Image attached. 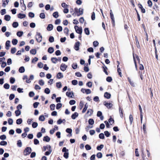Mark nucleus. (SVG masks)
I'll use <instances>...</instances> for the list:
<instances>
[{
  "instance_id": "obj_1",
  "label": "nucleus",
  "mask_w": 160,
  "mask_h": 160,
  "mask_svg": "<svg viewBox=\"0 0 160 160\" xmlns=\"http://www.w3.org/2000/svg\"><path fill=\"white\" fill-rule=\"evenodd\" d=\"M36 39L37 41L39 42H41L42 39V37L40 33L37 32L36 35Z\"/></svg>"
},
{
  "instance_id": "obj_2",
  "label": "nucleus",
  "mask_w": 160,
  "mask_h": 160,
  "mask_svg": "<svg viewBox=\"0 0 160 160\" xmlns=\"http://www.w3.org/2000/svg\"><path fill=\"white\" fill-rule=\"evenodd\" d=\"M75 11L77 13L78 16L81 15L83 13V9L80 8L79 9L77 8H75L74 9Z\"/></svg>"
},
{
  "instance_id": "obj_3",
  "label": "nucleus",
  "mask_w": 160,
  "mask_h": 160,
  "mask_svg": "<svg viewBox=\"0 0 160 160\" xmlns=\"http://www.w3.org/2000/svg\"><path fill=\"white\" fill-rule=\"evenodd\" d=\"M74 28L76 32L80 34H81L82 32V29L81 27H79L77 26H75Z\"/></svg>"
},
{
  "instance_id": "obj_4",
  "label": "nucleus",
  "mask_w": 160,
  "mask_h": 160,
  "mask_svg": "<svg viewBox=\"0 0 160 160\" xmlns=\"http://www.w3.org/2000/svg\"><path fill=\"white\" fill-rule=\"evenodd\" d=\"M31 152V149L30 147L27 148L24 150V154L25 156L29 154Z\"/></svg>"
},
{
  "instance_id": "obj_5",
  "label": "nucleus",
  "mask_w": 160,
  "mask_h": 160,
  "mask_svg": "<svg viewBox=\"0 0 160 160\" xmlns=\"http://www.w3.org/2000/svg\"><path fill=\"white\" fill-rule=\"evenodd\" d=\"M67 68V66L64 63H62L61 64L60 69L61 70L64 72L65 71Z\"/></svg>"
},
{
  "instance_id": "obj_6",
  "label": "nucleus",
  "mask_w": 160,
  "mask_h": 160,
  "mask_svg": "<svg viewBox=\"0 0 160 160\" xmlns=\"http://www.w3.org/2000/svg\"><path fill=\"white\" fill-rule=\"evenodd\" d=\"M104 105L108 108H110L113 106V104L111 103H108L105 102L103 103Z\"/></svg>"
},
{
  "instance_id": "obj_7",
  "label": "nucleus",
  "mask_w": 160,
  "mask_h": 160,
  "mask_svg": "<svg viewBox=\"0 0 160 160\" xmlns=\"http://www.w3.org/2000/svg\"><path fill=\"white\" fill-rule=\"evenodd\" d=\"M80 43L79 42H76L74 45V48L76 51H78L79 49Z\"/></svg>"
},
{
  "instance_id": "obj_8",
  "label": "nucleus",
  "mask_w": 160,
  "mask_h": 160,
  "mask_svg": "<svg viewBox=\"0 0 160 160\" xmlns=\"http://www.w3.org/2000/svg\"><path fill=\"white\" fill-rule=\"evenodd\" d=\"M10 41L9 40H8L6 41L5 43L6 48L7 50H8L11 46L10 45Z\"/></svg>"
},
{
  "instance_id": "obj_9",
  "label": "nucleus",
  "mask_w": 160,
  "mask_h": 160,
  "mask_svg": "<svg viewBox=\"0 0 160 160\" xmlns=\"http://www.w3.org/2000/svg\"><path fill=\"white\" fill-rule=\"evenodd\" d=\"M66 95L70 98H73V94L72 92H67L66 93Z\"/></svg>"
},
{
  "instance_id": "obj_10",
  "label": "nucleus",
  "mask_w": 160,
  "mask_h": 160,
  "mask_svg": "<svg viewBox=\"0 0 160 160\" xmlns=\"http://www.w3.org/2000/svg\"><path fill=\"white\" fill-rule=\"evenodd\" d=\"M63 77V74L61 72H58L57 75V78L58 79H60L62 78Z\"/></svg>"
},
{
  "instance_id": "obj_11",
  "label": "nucleus",
  "mask_w": 160,
  "mask_h": 160,
  "mask_svg": "<svg viewBox=\"0 0 160 160\" xmlns=\"http://www.w3.org/2000/svg\"><path fill=\"white\" fill-rule=\"evenodd\" d=\"M78 114L77 112H75L71 116L72 118L73 119H75L78 116Z\"/></svg>"
},
{
  "instance_id": "obj_12",
  "label": "nucleus",
  "mask_w": 160,
  "mask_h": 160,
  "mask_svg": "<svg viewBox=\"0 0 160 160\" xmlns=\"http://www.w3.org/2000/svg\"><path fill=\"white\" fill-rule=\"evenodd\" d=\"M111 94L108 92H106L104 93V97L105 98H107L109 99L111 97Z\"/></svg>"
},
{
  "instance_id": "obj_13",
  "label": "nucleus",
  "mask_w": 160,
  "mask_h": 160,
  "mask_svg": "<svg viewBox=\"0 0 160 160\" xmlns=\"http://www.w3.org/2000/svg\"><path fill=\"white\" fill-rule=\"evenodd\" d=\"M18 17L19 18L22 19L25 18L26 15L25 14L19 13L18 15Z\"/></svg>"
},
{
  "instance_id": "obj_14",
  "label": "nucleus",
  "mask_w": 160,
  "mask_h": 160,
  "mask_svg": "<svg viewBox=\"0 0 160 160\" xmlns=\"http://www.w3.org/2000/svg\"><path fill=\"white\" fill-rule=\"evenodd\" d=\"M48 52L50 54L52 53L54 51V48L52 47L49 48L48 50Z\"/></svg>"
},
{
  "instance_id": "obj_15",
  "label": "nucleus",
  "mask_w": 160,
  "mask_h": 160,
  "mask_svg": "<svg viewBox=\"0 0 160 160\" xmlns=\"http://www.w3.org/2000/svg\"><path fill=\"white\" fill-rule=\"evenodd\" d=\"M53 28V26L51 24H49L48 25L47 28V29L48 31H50L52 30Z\"/></svg>"
},
{
  "instance_id": "obj_16",
  "label": "nucleus",
  "mask_w": 160,
  "mask_h": 160,
  "mask_svg": "<svg viewBox=\"0 0 160 160\" xmlns=\"http://www.w3.org/2000/svg\"><path fill=\"white\" fill-rule=\"evenodd\" d=\"M50 140V138L48 136H46L44 137L43 140L47 142H49Z\"/></svg>"
},
{
  "instance_id": "obj_17",
  "label": "nucleus",
  "mask_w": 160,
  "mask_h": 160,
  "mask_svg": "<svg viewBox=\"0 0 160 160\" xmlns=\"http://www.w3.org/2000/svg\"><path fill=\"white\" fill-rule=\"evenodd\" d=\"M3 2L2 6L5 7L6 5L8 4L9 2V0H2Z\"/></svg>"
},
{
  "instance_id": "obj_18",
  "label": "nucleus",
  "mask_w": 160,
  "mask_h": 160,
  "mask_svg": "<svg viewBox=\"0 0 160 160\" xmlns=\"http://www.w3.org/2000/svg\"><path fill=\"white\" fill-rule=\"evenodd\" d=\"M23 79H26V83H29L31 81H30V79L28 78V77L26 75L23 76Z\"/></svg>"
},
{
  "instance_id": "obj_19",
  "label": "nucleus",
  "mask_w": 160,
  "mask_h": 160,
  "mask_svg": "<svg viewBox=\"0 0 160 160\" xmlns=\"http://www.w3.org/2000/svg\"><path fill=\"white\" fill-rule=\"evenodd\" d=\"M52 16L55 18H57L59 17L58 12H54L52 14Z\"/></svg>"
},
{
  "instance_id": "obj_20",
  "label": "nucleus",
  "mask_w": 160,
  "mask_h": 160,
  "mask_svg": "<svg viewBox=\"0 0 160 160\" xmlns=\"http://www.w3.org/2000/svg\"><path fill=\"white\" fill-rule=\"evenodd\" d=\"M11 19V17L9 15H5L4 16V19L7 21H9Z\"/></svg>"
},
{
  "instance_id": "obj_21",
  "label": "nucleus",
  "mask_w": 160,
  "mask_h": 160,
  "mask_svg": "<svg viewBox=\"0 0 160 160\" xmlns=\"http://www.w3.org/2000/svg\"><path fill=\"white\" fill-rule=\"evenodd\" d=\"M25 71L24 68L23 66L20 67L19 69V71L20 73H23L25 72Z\"/></svg>"
},
{
  "instance_id": "obj_22",
  "label": "nucleus",
  "mask_w": 160,
  "mask_h": 160,
  "mask_svg": "<svg viewBox=\"0 0 160 160\" xmlns=\"http://www.w3.org/2000/svg\"><path fill=\"white\" fill-rule=\"evenodd\" d=\"M51 60L52 62L54 64L56 63L57 62V58H52Z\"/></svg>"
},
{
  "instance_id": "obj_23",
  "label": "nucleus",
  "mask_w": 160,
  "mask_h": 160,
  "mask_svg": "<svg viewBox=\"0 0 160 160\" xmlns=\"http://www.w3.org/2000/svg\"><path fill=\"white\" fill-rule=\"evenodd\" d=\"M128 79L131 85L133 87H135V85L134 82L132 81L129 77L128 78Z\"/></svg>"
},
{
  "instance_id": "obj_24",
  "label": "nucleus",
  "mask_w": 160,
  "mask_h": 160,
  "mask_svg": "<svg viewBox=\"0 0 160 160\" xmlns=\"http://www.w3.org/2000/svg\"><path fill=\"white\" fill-rule=\"evenodd\" d=\"M84 32L85 34L87 35H89L90 34L89 30L88 28H86L84 29Z\"/></svg>"
},
{
  "instance_id": "obj_25",
  "label": "nucleus",
  "mask_w": 160,
  "mask_h": 160,
  "mask_svg": "<svg viewBox=\"0 0 160 160\" xmlns=\"http://www.w3.org/2000/svg\"><path fill=\"white\" fill-rule=\"evenodd\" d=\"M15 113L16 116H18L21 114V111L20 110H17L15 111Z\"/></svg>"
},
{
  "instance_id": "obj_26",
  "label": "nucleus",
  "mask_w": 160,
  "mask_h": 160,
  "mask_svg": "<svg viewBox=\"0 0 160 160\" xmlns=\"http://www.w3.org/2000/svg\"><path fill=\"white\" fill-rule=\"evenodd\" d=\"M22 119L19 118V119H18L16 120V123L17 124H18V125L20 124H21L22 123Z\"/></svg>"
},
{
  "instance_id": "obj_27",
  "label": "nucleus",
  "mask_w": 160,
  "mask_h": 160,
  "mask_svg": "<svg viewBox=\"0 0 160 160\" xmlns=\"http://www.w3.org/2000/svg\"><path fill=\"white\" fill-rule=\"evenodd\" d=\"M135 38L137 47L139 48H140V46L139 45V42L138 41V38L136 36Z\"/></svg>"
},
{
  "instance_id": "obj_28",
  "label": "nucleus",
  "mask_w": 160,
  "mask_h": 160,
  "mask_svg": "<svg viewBox=\"0 0 160 160\" xmlns=\"http://www.w3.org/2000/svg\"><path fill=\"white\" fill-rule=\"evenodd\" d=\"M12 43L13 45H16L18 42V40L16 39H13L12 40Z\"/></svg>"
},
{
  "instance_id": "obj_29",
  "label": "nucleus",
  "mask_w": 160,
  "mask_h": 160,
  "mask_svg": "<svg viewBox=\"0 0 160 160\" xmlns=\"http://www.w3.org/2000/svg\"><path fill=\"white\" fill-rule=\"evenodd\" d=\"M88 108V105L87 104V103H86L82 111V112L83 113H84L86 111L87 109Z\"/></svg>"
},
{
  "instance_id": "obj_30",
  "label": "nucleus",
  "mask_w": 160,
  "mask_h": 160,
  "mask_svg": "<svg viewBox=\"0 0 160 160\" xmlns=\"http://www.w3.org/2000/svg\"><path fill=\"white\" fill-rule=\"evenodd\" d=\"M23 34V32L22 31H18L17 32V35L19 37L22 36Z\"/></svg>"
},
{
  "instance_id": "obj_31",
  "label": "nucleus",
  "mask_w": 160,
  "mask_h": 160,
  "mask_svg": "<svg viewBox=\"0 0 160 160\" xmlns=\"http://www.w3.org/2000/svg\"><path fill=\"white\" fill-rule=\"evenodd\" d=\"M45 119L44 116L43 115H41L39 118V120L40 121H43Z\"/></svg>"
},
{
  "instance_id": "obj_32",
  "label": "nucleus",
  "mask_w": 160,
  "mask_h": 160,
  "mask_svg": "<svg viewBox=\"0 0 160 160\" xmlns=\"http://www.w3.org/2000/svg\"><path fill=\"white\" fill-rule=\"evenodd\" d=\"M12 27L14 28H17L18 26V23L17 22H14L12 24Z\"/></svg>"
},
{
  "instance_id": "obj_33",
  "label": "nucleus",
  "mask_w": 160,
  "mask_h": 160,
  "mask_svg": "<svg viewBox=\"0 0 160 160\" xmlns=\"http://www.w3.org/2000/svg\"><path fill=\"white\" fill-rule=\"evenodd\" d=\"M38 83L41 86H43L44 84V82L42 79L39 80Z\"/></svg>"
},
{
  "instance_id": "obj_34",
  "label": "nucleus",
  "mask_w": 160,
  "mask_h": 160,
  "mask_svg": "<svg viewBox=\"0 0 160 160\" xmlns=\"http://www.w3.org/2000/svg\"><path fill=\"white\" fill-rule=\"evenodd\" d=\"M104 147V145L102 144H101L99 146H98L97 148V149L98 151H101L102 149Z\"/></svg>"
},
{
  "instance_id": "obj_35",
  "label": "nucleus",
  "mask_w": 160,
  "mask_h": 160,
  "mask_svg": "<svg viewBox=\"0 0 160 160\" xmlns=\"http://www.w3.org/2000/svg\"><path fill=\"white\" fill-rule=\"evenodd\" d=\"M88 123L90 125H93L94 123V121L92 119H90L88 120Z\"/></svg>"
},
{
  "instance_id": "obj_36",
  "label": "nucleus",
  "mask_w": 160,
  "mask_h": 160,
  "mask_svg": "<svg viewBox=\"0 0 160 160\" xmlns=\"http://www.w3.org/2000/svg\"><path fill=\"white\" fill-rule=\"evenodd\" d=\"M30 52L32 54L35 55L37 51L35 49H32L30 50Z\"/></svg>"
},
{
  "instance_id": "obj_37",
  "label": "nucleus",
  "mask_w": 160,
  "mask_h": 160,
  "mask_svg": "<svg viewBox=\"0 0 160 160\" xmlns=\"http://www.w3.org/2000/svg\"><path fill=\"white\" fill-rule=\"evenodd\" d=\"M55 105L54 104H51L50 106V110L52 111L54 110L55 109Z\"/></svg>"
},
{
  "instance_id": "obj_38",
  "label": "nucleus",
  "mask_w": 160,
  "mask_h": 160,
  "mask_svg": "<svg viewBox=\"0 0 160 160\" xmlns=\"http://www.w3.org/2000/svg\"><path fill=\"white\" fill-rule=\"evenodd\" d=\"M17 145L19 147H21L22 146V142L21 140H19L18 141Z\"/></svg>"
},
{
  "instance_id": "obj_39",
  "label": "nucleus",
  "mask_w": 160,
  "mask_h": 160,
  "mask_svg": "<svg viewBox=\"0 0 160 160\" xmlns=\"http://www.w3.org/2000/svg\"><path fill=\"white\" fill-rule=\"evenodd\" d=\"M56 86L58 88H61L62 87L61 82H57L56 83Z\"/></svg>"
},
{
  "instance_id": "obj_40",
  "label": "nucleus",
  "mask_w": 160,
  "mask_h": 160,
  "mask_svg": "<svg viewBox=\"0 0 160 160\" xmlns=\"http://www.w3.org/2000/svg\"><path fill=\"white\" fill-rule=\"evenodd\" d=\"M8 122L9 125H12L13 123V120L12 118H9L8 119Z\"/></svg>"
},
{
  "instance_id": "obj_41",
  "label": "nucleus",
  "mask_w": 160,
  "mask_h": 160,
  "mask_svg": "<svg viewBox=\"0 0 160 160\" xmlns=\"http://www.w3.org/2000/svg\"><path fill=\"white\" fill-rule=\"evenodd\" d=\"M17 49L15 48H12L11 49V53L12 54L14 53L16 51Z\"/></svg>"
},
{
  "instance_id": "obj_42",
  "label": "nucleus",
  "mask_w": 160,
  "mask_h": 160,
  "mask_svg": "<svg viewBox=\"0 0 160 160\" xmlns=\"http://www.w3.org/2000/svg\"><path fill=\"white\" fill-rule=\"evenodd\" d=\"M61 5L64 8H68V5L64 2L62 3Z\"/></svg>"
},
{
  "instance_id": "obj_43",
  "label": "nucleus",
  "mask_w": 160,
  "mask_h": 160,
  "mask_svg": "<svg viewBox=\"0 0 160 160\" xmlns=\"http://www.w3.org/2000/svg\"><path fill=\"white\" fill-rule=\"evenodd\" d=\"M1 145L5 146L7 144V142L5 141H2L0 143Z\"/></svg>"
},
{
  "instance_id": "obj_44",
  "label": "nucleus",
  "mask_w": 160,
  "mask_h": 160,
  "mask_svg": "<svg viewBox=\"0 0 160 160\" xmlns=\"http://www.w3.org/2000/svg\"><path fill=\"white\" fill-rule=\"evenodd\" d=\"M4 88L6 89H8L10 88V86L8 83H5L3 86Z\"/></svg>"
},
{
  "instance_id": "obj_45",
  "label": "nucleus",
  "mask_w": 160,
  "mask_h": 160,
  "mask_svg": "<svg viewBox=\"0 0 160 160\" xmlns=\"http://www.w3.org/2000/svg\"><path fill=\"white\" fill-rule=\"evenodd\" d=\"M85 148L87 150H90L91 149V146L88 144L86 145L85 146Z\"/></svg>"
},
{
  "instance_id": "obj_46",
  "label": "nucleus",
  "mask_w": 160,
  "mask_h": 160,
  "mask_svg": "<svg viewBox=\"0 0 160 160\" xmlns=\"http://www.w3.org/2000/svg\"><path fill=\"white\" fill-rule=\"evenodd\" d=\"M44 92L47 94H48L50 92V90L48 88H47L45 89Z\"/></svg>"
},
{
  "instance_id": "obj_47",
  "label": "nucleus",
  "mask_w": 160,
  "mask_h": 160,
  "mask_svg": "<svg viewBox=\"0 0 160 160\" xmlns=\"http://www.w3.org/2000/svg\"><path fill=\"white\" fill-rule=\"evenodd\" d=\"M1 14L2 15H3L6 13V10L5 9H2L1 10Z\"/></svg>"
},
{
  "instance_id": "obj_48",
  "label": "nucleus",
  "mask_w": 160,
  "mask_h": 160,
  "mask_svg": "<svg viewBox=\"0 0 160 160\" xmlns=\"http://www.w3.org/2000/svg\"><path fill=\"white\" fill-rule=\"evenodd\" d=\"M99 138L102 139H104V136L103 133H101L99 135Z\"/></svg>"
},
{
  "instance_id": "obj_49",
  "label": "nucleus",
  "mask_w": 160,
  "mask_h": 160,
  "mask_svg": "<svg viewBox=\"0 0 160 160\" xmlns=\"http://www.w3.org/2000/svg\"><path fill=\"white\" fill-rule=\"evenodd\" d=\"M38 66L40 68H42L43 67V64L42 62H39L38 63Z\"/></svg>"
},
{
  "instance_id": "obj_50",
  "label": "nucleus",
  "mask_w": 160,
  "mask_h": 160,
  "mask_svg": "<svg viewBox=\"0 0 160 160\" xmlns=\"http://www.w3.org/2000/svg\"><path fill=\"white\" fill-rule=\"evenodd\" d=\"M40 18L42 19H44L45 17V14L43 13H41L40 14L39 16Z\"/></svg>"
},
{
  "instance_id": "obj_51",
  "label": "nucleus",
  "mask_w": 160,
  "mask_h": 160,
  "mask_svg": "<svg viewBox=\"0 0 160 160\" xmlns=\"http://www.w3.org/2000/svg\"><path fill=\"white\" fill-rule=\"evenodd\" d=\"M49 41L50 42H52L54 41V38L52 36L50 37Z\"/></svg>"
},
{
  "instance_id": "obj_52",
  "label": "nucleus",
  "mask_w": 160,
  "mask_h": 160,
  "mask_svg": "<svg viewBox=\"0 0 160 160\" xmlns=\"http://www.w3.org/2000/svg\"><path fill=\"white\" fill-rule=\"evenodd\" d=\"M21 5V7H22V9L23 11H25L26 9V7L25 5L23 3Z\"/></svg>"
},
{
  "instance_id": "obj_53",
  "label": "nucleus",
  "mask_w": 160,
  "mask_h": 160,
  "mask_svg": "<svg viewBox=\"0 0 160 160\" xmlns=\"http://www.w3.org/2000/svg\"><path fill=\"white\" fill-rule=\"evenodd\" d=\"M86 85L89 88H91L92 86V83L91 82H89L87 83Z\"/></svg>"
},
{
  "instance_id": "obj_54",
  "label": "nucleus",
  "mask_w": 160,
  "mask_h": 160,
  "mask_svg": "<svg viewBox=\"0 0 160 160\" xmlns=\"http://www.w3.org/2000/svg\"><path fill=\"white\" fill-rule=\"evenodd\" d=\"M38 125V123L36 122H34L32 123V126L33 128H36Z\"/></svg>"
},
{
  "instance_id": "obj_55",
  "label": "nucleus",
  "mask_w": 160,
  "mask_h": 160,
  "mask_svg": "<svg viewBox=\"0 0 160 160\" xmlns=\"http://www.w3.org/2000/svg\"><path fill=\"white\" fill-rule=\"evenodd\" d=\"M28 15L30 17H31V18H34L35 16L34 13L32 12H29L28 14Z\"/></svg>"
},
{
  "instance_id": "obj_56",
  "label": "nucleus",
  "mask_w": 160,
  "mask_h": 160,
  "mask_svg": "<svg viewBox=\"0 0 160 160\" xmlns=\"http://www.w3.org/2000/svg\"><path fill=\"white\" fill-rule=\"evenodd\" d=\"M97 157L98 158H101L102 157V154L101 152H98L97 154Z\"/></svg>"
},
{
  "instance_id": "obj_57",
  "label": "nucleus",
  "mask_w": 160,
  "mask_h": 160,
  "mask_svg": "<svg viewBox=\"0 0 160 160\" xmlns=\"http://www.w3.org/2000/svg\"><path fill=\"white\" fill-rule=\"evenodd\" d=\"M108 122L111 125H112L114 123V120L112 118H110L108 120Z\"/></svg>"
},
{
  "instance_id": "obj_58",
  "label": "nucleus",
  "mask_w": 160,
  "mask_h": 160,
  "mask_svg": "<svg viewBox=\"0 0 160 160\" xmlns=\"http://www.w3.org/2000/svg\"><path fill=\"white\" fill-rule=\"evenodd\" d=\"M68 155L69 153L68 152H65L63 156L65 158L67 159L68 157Z\"/></svg>"
},
{
  "instance_id": "obj_59",
  "label": "nucleus",
  "mask_w": 160,
  "mask_h": 160,
  "mask_svg": "<svg viewBox=\"0 0 160 160\" xmlns=\"http://www.w3.org/2000/svg\"><path fill=\"white\" fill-rule=\"evenodd\" d=\"M91 18L92 19V20H94L95 19V13L94 12H93L92 13V16H91Z\"/></svg>"
},
{
  "instance_id": "obj_60",
  "label": "nucleus",
  "mask_w": 160,
  "mask_h": 160,
  "mask_svg": "<svg viewBox=\"0 0 160 160\" xmlns=\"http://www.w3.org/2000/svg\"><path fill=\"white\" fill-rule=\"evenodd\" d=\"M57 31L58 32H61L62 31V28L61 26H58L57 28Z\"/></svg>"
},
{
  "instance_id": "obj_61",
  "label": "nucleus",
  "mask_w": 160,
  "mask_h": 160,
  "mask_svg": "<svg viewBox=\"0 0 160 160\" xmlns=\"http://www.w3.org/2000/svg\"><path fill=\"white\" fill-rule=\"evenodd\" d=\"M72 68L75 69H76L77 67V64L76 63H73L72 65Z\"/></svg>"
},
{
  "instance_id": "obj_62",
  "label": "nucleus",
  "mask_w": 160,
  "mask_h": 160,
  "mask_svg": "<svg viewBox=\"0 0 160 160\" xmlns=\"http://www.w3.org/2000/svg\"><path fill=\"white\" fill-rule=\"evenodd\" d=\"M104 133L106 136L107 137H109L110 134V133L108 131H105Z\"/></svg>"
},
{
  "instance_id": "obj_63",
  "label": "nucleus",
  "mask_w": 160,
  "mask_h": 160,
  "mask_svg": "<svg viewBox=\"0 0 160 160\" xmlns=\"http://www.w3.org/2000/svg\"><path fill=\"white\" fill-rule=\"evenodd\" d=\"M15 80V79L13 78H11L10 79V82L12 84H13L14 83Z\"/></svg>"
},
{
  "instance_id": "obj_64",
  "label": "nucleus",
  "mask_w": 160,
  "mask_h": 160,
  "mask_svg": "<svg viewBox=\"0 0 160 160\" xmlns=\"http://www.w3.org/2000/svg\"><path fill=\"white\" fill-rule=\"evenodd\" d=\"M15 97V95L14 94H11L10 95L9 98L10 100H12Z\"/></svg>"
}]
</instances>
